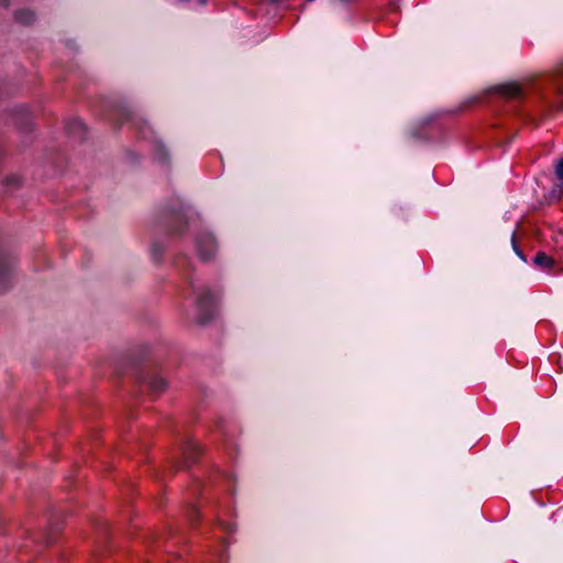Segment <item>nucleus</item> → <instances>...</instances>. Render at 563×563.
Instances as JSON below:
<instances>
[{
    "label": "nucleus",
    "instance_id": "f257e3e1",
    "mask_svg": "<svg viewBox=\"0 0 563 563\" xmlns=\"http://www.w3.org/2000/svg\"><path fill=\"white\" fill-rule=\"evenodd\" d=\"M191 288L196 297L197 309L199 311L198 320L199 322L205 323L211 319L213 314L219 294L205 287H198L194 283H191Z\"/></svg>",
    "mask_w": 563,
    "mask_h": 563
},
{
    "label": "nucleus",
    "instance_id": "f03ea898",
    "mask_svg": "<svg viewBox=\"0 0 563 563\" xmlns=\"http://www.w3.org/2000/svg\"><path fill=\"white\" fill-rule=\"evenodd\" d=\"M217 245L213 236L209 233L202 234L197 240V252L201 260L211 258L216 252Z\"/></svg>",
    "mask_w": 563,
    "mask_h": 563
},
{
    "label": "nucleus",
    "instance_id": "7ed1b4c3",
    "mask_svg": "<svg viewBox=\"0 0 563 563\" xmlns=\"http://www.w3.org/2000/svg\"><path fill=\"white\" fill-rule=\"evenodd\" d=\"M496 92L507 98H519L522 95L521 87L516 82H507L495 88Z\"/></svg>",
    "mask_w": 563,
    "mask_h": 563
},
{
    "label": "nucleus",
    "instance_id": "20e7f679",
    "mask_svg": "<svg viewBox=\"0 0 563 563\" xmlns=\"http://www.w3.org/2000/svg\"><path fill=\"white\" fill-rule=\"evenodd\" d=\"M551 80L556 93L563 98V62L556 66Z\"/></svg>",
    "mask_w": 563,
    "mask_h": 563
},
{
    "label": "nucleus",
    "instance_id": "39448f33",
    "mask_svg": "<svg viewBox=\"0 0 563 563\" xmlns=\"http://www.w3.org/2000/svg\"><path fill=\"white\" fill-rule=\"evenodd\" d=\"M533 262L537 266L545 268V269H550L554 266V260L552 257L548 256L543 252L537 253Z\"/></svg>",
    "mask_w": 563,
    "mask_h": 563
},
{
    "label": "nucleus",
    "instance_id": "423d86ee",
    "mask_svg": "<svg viewBox=\"0 0 563 563\" xmlns=\"http://www.w3.org/2000/svg\"><path fill=\"white\" fill-rule=\"evenodd\" d=\"M148 386L152 391L161 393L162 390L165 389L166 382L164 378L157 376V377L151 378V380L148 382Z\"/></svg>",
    "mask_w": 563,
    "mask_h": 563
},
{
    "label": "nucleus",
    "instance_id": "0eeeda50",
    "mask_svg": "<svg viewBox=\"0 0 563 563\" xmlns=\"http://www.w3.org/2000/svg\"><path fill=\"white\" fill-rule=\"evenodd\" d=\"M15 19L24 24H30L34 21V13L29 10H20L15 13Z\"/></svg>",
    "mask_w": 563,
    "mask_h": 563
},
{
    "label": "nucleus",
    "instance_id": "6e6552de",
    "mask_svg": "<svg viewBox=\"0 0 563 563\" xmlns=\"http://www.w3.org/2000/svg\"><path fill=\"white\" fill-rule=\"evenodd\" d=\"M555 175L562 181L560 191H563V157L555 164Z\"/></svg>",
    "mask_w": 563,
    "mask_h": 563
},
{
    "label": "nucleus",
    "instance_id": "1a4fd4ad",
    "mask_svg": "<svg viewBox=\"0 0 563 563\" xmlns=\"http://www.w3.org/2000/svg\"><path fill=\"white\" fill-rule=\"evenodd\" d=\"M155 151H156V156H157V159L159 161H164L166 158V151H165V147L162 145V144H156L155 146Z\"/></svg>",
    "mask_w": 563,
    "mask_h": 563
},
{
    "label": "nucleus",
    "instance_id": "9d476101",
    "mask_svg": "<svg viewBox=\"0 0 563 563\" xmlns=\"http://www.w3.org/2000/svg\"><path fill=\"white\" fill-rule=\"evenodd\" d=\"M511 243H512V247H514V251L516 252V254L518 256H520L521 258H523L522 252L519 250L518 245L516 244L515 233H512V235H511Z\"/></svg>",
    "mask_w": 563,
    "mask_h": 563
},
{
    "label": "nucleus",
    "instance_id": "9b49d317",
    "mask_svg": "<svg viewBox=\"0 0 563 563\" xmlns=\"http://www.w3.org/2000/svg\"><path fill=\"white\" fill-rule=\"evenodd\" d=\"M511 243H512V247H514V251L516 252V254L518 256H520L521 258H523L522 252L519 250L518 245L516 244L515 233H512V235H511Z\"/></svg>",
    "mask_w": 563,
    "mask_h": 563
},
{
    "label": "nucleus",
    "instance_id": "f8f14e48",
    "mask_svg": "<svg viewBox=\"0 0 563 563\" xmlns=\"http://www.w3.org/2000/svg\"><path fill=\"white\" fill-rule=\"evenodd\" d=\"M190 511H191L189 515L190 520H194V517L198 516V510L196 508H192Z\"/></svg>",
    "mask_w": 563,
    "mask_h": 563
},
{
    "label": "nucleus",
    "instance_id": "ddd939ff",
    "mask_svg": "<svg viewBox=\"0 0 563 563\" xmlns=\"http://www.w3.org/2000/svg\"><path fill=\"white\" fill-rule=\"evenodd\" d=\"M225 529H227L228 531H230V532H232V531H233L232 527H230L229 525H228V526H225Z\"/></svg>",
    "mask_w": 563,
    "mask_h": 563
},
{
    "label": "nucleus",
    "instance_id": "4468645a",
    "mask_svg": "<svg viewBox=\"0 0 563 563\" xmlns=\"http://www.w3.org/2000/svg\"><path fill=\"white\" fill-rule=\"evenodd\" d=\"M75 124L81 125V122L79 120L75 121Z\"/></svg>",
    "mask_w": 563,
    "mask_h": 563
},
{
    "label": "nucleus",
    "instance_id": "2eb2a0df",
    "mask_svg": "<svg viewBox=\"0 0 563 563\" xmlns=\"http://www.w3.org/2000/svg\"><path fill=\"white\" fill-rule=\"evenodd\" d=\"M200 4H206V0H200Z\"/></svg>",
    "mask_w": 563,
    "mask_h": 563
}]
</instances>
